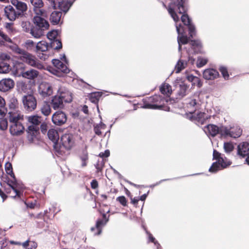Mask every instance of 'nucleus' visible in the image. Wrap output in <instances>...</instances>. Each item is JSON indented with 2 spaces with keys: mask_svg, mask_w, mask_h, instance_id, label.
I'll return each instance as SVG.
<instances>
[{
  "mask_svg": "<svg viewBox=\"0 0 249 249\" xmlns=\"http://www.w3.org/2000/svg\"><path fill=\"white\" fill-rule=\"evenodd\" d=\"M46 16V15H36L33 18L34 23L42 30L47 29L49 27L48 22L43 18H41V16L44 17Z\"/></svg>",
  "mask_w": 249,
  "mask_h": 249,
  "instance_id": "f3484780",
  "label": "nucleus"
},
{
  "mask_svg": "<svg viewBox=\"0 0 249 249\" xmlns=\"http://www.w3.org/2000/svg\"><path fill=\"white\" fill-rule=\"evenodd\" d=\"M186 79L190 82H192L193 85H196L198 87L200 88L202 86V83L200 79L193 75H187L186 76Z\"/></svg>",
  "mask_w": 249,
  "mask_h": 249,
  "instance_id": "f704fd0d",
  "label": "nucleus"
},
{
  "mask_svg": "<svg viewBox=\"0 0 249 249\" xmlns=\"http://www.w3.org/2000/svg\"><path fill=\"white\" fill-rule=\"evenodd\" d=\"M52 62L54 68L49 67L48 68V70L53 74L58 77H61L63 74L69 72L70 70L67 66L59 60L53 59Z\"/></svg>",
  "mask_w": 249,
  "mask_h": 249,
  "instance_id": "39448f33",
  "label": "nucleus"
},
{
  "mask_svg": "<svg viewBox=\"0 0 249 249\" xmlns=\"http://www.w3.org/2000/svg\"><path fill=\"white\" fill-rule=\"evenodd\" d=\"M11 4L14 6L17 10V12L21 16L26 12L28 9L27 5L26 3L19 1L18 0H10Z\"/></svg>",
  "mask_w": 249,
  "mask_h": 249,
  "instance_id": "aec40b11",
  "label": "nucleus"
},
{
  "mask_svg": "<svg viewBox=\"0 0 249 249\" xmlns=\"http://www.w3.org/2000/svg\"><path fill=\"white\" fill-rule=\"evenodd\" d=\"M231 162L226 157H220L217 162H214L209 169V171L215 173L218 170L230 165Z\"/></svg>",
  "mask_w": 249,
  "mask_h": 249,
  "instance_id": "1a4fd4ad",
  "label": "nucleus"
},
{
  "mask_svg": "<svg viewBox=\"0 0 249 249\" xmlns=\"http://www.w3.org/2000/svg\"><path fill=\"white\" fill-rule=\"evenodd\" d=\"M186 11L187 8L185 6L183 0H169L168 11L176 22V30L178 34V42L179 51L181 50V45L187 44L189 39L187 36L184 35L183 26L180 24L177 23L179 18L177 15V12L179 14H183Z\"/></svg>",
  "mask_w": 249,
  "mask_h": 249,
  "instance_id": "f257e3e1",
  "label": "nucleus"
},
{
  "mask_svg": "<svg viewBox=\"0 0 249 249\" xmlns=\"http://www.w3.org/2000/svg\"><path fill=\"white\" fill-rule=\"evenodd\" d=\"M8 115L10 124L20 123L19 121L23 119V115L19 110H10Z\"/></svg>",
  "mask_w": 249,
  "mask_h": 249,
  "instance_id": "a211bd4d",
  "label": "nucleus"
},
{
  "mask_svg": "<svg viewBox=\"0 0 249 249\" xmlns=\"http://www.w3.org/2000/svg\"><path fill=\"white\" fill-rule=\"evenodd\" d=\"M48 136L50 140L53 142V145L58 144L59 136L57 130L54 129H51L48 131Z\"/></svg>",
  "mask_w": 249,
  "mask_h": 249,
  "instance_id": "2f4dec72",
  "label": "nucleus"
},
{
  "mask_svg": "<svg viewBox=\"0 0 249 249\" xmlns=\"http://www.w3.org/2000/svg\"><path fill=\"white\" fill-rule=\"evenodd\" d=\"M219 70L223 75V77L225 79H228L229 78V74L228 72V71L227 69L224 67H220L219 68Z\"/></svg>",
  "mask_w": 249,
  "mask_h": 249,
  "instance_id": "603ef678",
  "label": "nucleus"
},
{
  "mask_svg": "<svg viewBox=\"0 0 249 249\" xmlns=\"http://www.w3.org/2000/svg\"><path fill=\"white\" fill-rule=\"evenodd\" d=\"M237 154L242 158L247 157L246 161L249 165V143L243 142L238 146Z\"/></svg>",
  "mask_w": 249,
  "mask_h": 249,
  "instance_id": "ddd939ff",
  "label": "nucleus"
},
{
  "mask_svg": "<svg viewBox=\"0 0 249 249\" xmlns=\"http://www.w3.org/2000/svg\"><path fill=\"white\" fill-rule=\"evenodd\" d=\"M52 120L53 123L55 125H61L66 122L67 117L64 112L58 111L53 115Z\"/></svg>",
  "mask_w": 249,
  "mask_h": 249,
  "instance_id": "2eb2a0df",
  "label": "nucleus"
},
{
  "mask_svg": "<svg viewBox=\"0 0 249 249\" xmlns=\"http://www.w3.org/2000/svg\"><path fill=\"white\" fill-rule=\"evenodd\" d=\"M21 26L23 30L26 32H30L32 29L31 23L29 21H22L21 23Z\"/></svg>",
  "mask_w": 249,
  "mask_h": 249,
  "instance_id": "37998d69",
  "label": "nucleus"
},
{
  "mask_svg": "<svg viewBox=\"0 0 249 249\" xmlns=\"http://www.w3.org/2000/svg\"><path fill=\"white\" fill-rule=\"evenodd\" d=\"M188 107H192L193 108L191 110H193L194 112L196 111L197 107V103L195 99L192 100L189 103Z\"/></svg>",
  "mask_w": 249,
  "mask_h": 249,
  "instance_id": "6e6d98bb",
  "label": "nucleus"
},
{
  "mask_svg": "<svg viewBox=\"0 0 249 249\" xmlns=\"http://www.w3.org/2000/svg\"><path fill=\"white\" fill-rule=\"evenodd\" d=\"M57 36V32L55 30L52 31L47 34V37L50 40L54 39Z\"/></svg>",
  "mask_w": 249,
  "mask_h": 249,
  "instance_id": "864d4df0",
  "label": "nucleus"
},
{
  "mask_svg": "<svg viewBox=\"0 0 249 249\" xmlns=\"http://www.w3.org/2000/svg\"><path fill=\"white\" fill-rule=\"evenodd\" d=\"M116 200L119 201L123 206H125L127 205V200L124 196H120L116 198Z\"/></svg>",
  "mask_w": 249,
  "mask_h": 249,
  "instance_id": "5fc2aeb1",
  "label": "nucleus"
},
{
  "mask_svg": "<svg viewBox=\"0 0 249 249\" xmlns=\"http://www.w3.org/2000/svg\"><path fill=\"white\" fill-rule=\"evenodd\" d=\"M74 138L71 134H64L60 140V145L58 144L53 145V148L57 154L63 155L66 151L70 150L74 144Z\"/></svg>",
  "mask_w": 249,
  "mask_h": 249,
  "instance_id": "f03ea898",
  "label": "nucleus"
},
{
  "mask_svg": "<svg viewBox=\"0 0 249 249\" xmlns=\"http://www.w3.org/2000/svg\"><path fill=\"white\" fill-rule=\"evenodd\" d=\"M161 101H162L161 97L160 95H155L149 98V102H152V103L145 104L143 107L145 108L163 109V107L160 105ZM166 109H164L167 110V108L168 109H169L167 107H166Z\"/></svg>",
  "mask_w": 249,
  "mask_h": 249,
  "instance_id": "6e6552de",
  "label": "nucleus"
},
{
  "mask_svg": "<svg viewBox=\"0 0 249 249\" xmlns=\"http://www.w3.org/2000/svg\"><path fill=\"white\" fill-rule=\"evenodd\" d=\"M160 91L162 94L169 96L172 92V87L169 84L164 83L160 86Z\"/></svg>",
  "mask_w": 249,
  "mask_h": 249,
  "instance_id": "72a5a7b5",
  "label": "nucleus"
},
{
  "mask_svg": "<svg viewBox=\"0 0 249 249\" xmlns=\"http://www.w3.org/2000/svg\"><path fill=\"white\" fill-rule=\"evenodd\" d=\"M5 16L11 21H14L19 17V15L11 5H8L4 8Z\"/></svg>",
  "mask_w": 249,
  "mask_h": 249,
  "instance_id": "4be33fe9",
  "label": "nucleus"
},
{
  "mask_svg": "<svg viewBox=\"0 0 249 249\" xmlns=\"http://www.w3.org/2000/svg\"><path fill=\"white\" fill-rule=\"evenodd\" d=\"M102 96L101 92H93L90 94L89 99L90 101L94 104H97L98 101Z\"/></svg>",
  "mask_w": 249,
  "mask_h": 249,
  "instance_id": "58836bf2",
  "label": "nucleus"
},
{
  "mask_svg": "<svg viewBox=\"0 0 249 249\" xmlns=\"http://www.w3.org/2000/svg\"><path fill=\"white\" fill-rule=\"evenodd\" d=\"M5 171L6 173L9 175L12 178H15L14 174L13 172V168L12 164L10 162H7L6 163L5 165Z\"/></svg>",
  "mask_w": 249,
  "mask_h": 249,
  "instance_id": "a18cd8bd",
  "label": "nucleus"
},
{
  "mask_svg": "<svg viewBox=\"0 0 249 249\" xmlns=\"http://www.w3.org/2000/svg\"><path fill=\"white\" fill-rule=\"evenodd\" d=\"M191 45L195 53L199 52L201 48V43L198 40H192Z\"/></svg>",
  "mask_w": 249,
  "mask_h": 249,
  "instance_id": "79ce46f5",
  "label": "nucleus"
},
{
  "mask_svg": "<svg viewBox=\"0 0 249 249\" xmlns=\"http://www.w3.org/2000/svg\"><path fill=\"white\" fill-rule=\"evenodd\" d=\"M71 4L72 3L69 2L62 1L61 2H58V7L61 10L66 13L69 10Z\"/></svg>",
  "mask_w": 249,
  "mask_h": 249,
  "instance_id": "4c0bfd02",
  "label": "nucleus"
},
{
  "mask_svg": "<svg viewBox=\"0 0 249 249\" xmlns=\"http://www.w3.org/2000/svg\"><path fill=\"white\" fill-rule=\"evenodd\" d=\"M41 113L45 116H48L51 112V108L50 105L46 102L42 103L40 108Z\"/></svg>",
  "mask_w": 249,
  "mask_h": 249,
  "instance_id": "e433bc0d",
  "label": "nucleus"
},
{
  "mask_svg": "<svg viewBox=\"0 0 249 249\" xmlns=\"http://www.w3.org/2000/svg\"><path fill=\"white\" fill-rule=\"evenodd\" d=\"M10 58L9 56H8V55L6 54H4V53H2V54H1L0 55V60H6V59H9Z\"/></svg>",
  "mask_w": 249,
  "mask_h": 249,
  "instance_id": "774afa93",
  "label": "nucleus"
},
{
  "mask_svg": "<svg viewBox=\"0 0 249 249\" xmlns=\"http://www.w3.org/2000/svg\"><path fill=\"white\" fill-rule=\"evenodd\" d=\"M218 75V71L213 69L205 70L203 72V77L207 80L214 79Z\"/></svg>",
  "mask_w": 249,
  "mask_h": 249,
  "instance_id": "c85d7f7f",
  "label": "nucleus"
},
{
  "mask_svg": "<svg viewBox=\"0 0 249 249\" xmlns=\"http://www.w3.org/2000/svg\"><path fill=\"white\" fill-rule=\"evenodd\" d=\"M53 43L55 49H59L62 48V43L59 40H55Z\"/></svg>",
  "mask_w": 249,
  "mask_h": 249,
  "instance_id": "4d7b16f0",
  "label": "nucleus"
},
{
  "mask_svg": "<svg viewBox=\"0 0 249 249\" xmlns=\"http://www.w3.org/2000/svg\"><path fill=\"white\" fill-rule=\"evenodd\" d=\"M51 104L54 110L61 109L64 107V102L59 97L58 94L53 97Z\"/></svg>",
  "mask_w": 249,
  "mask_h": 249,
  "instance_id": "a878e982",
  "label": "nucleus"
},
{
  "mask_svg": "<svg viewBox=\"0 0 249 249\" xmlns=\"http://www.w3.org/2000/svg\"><path fill=\"white\" fill-rule=\"evenodd\" d=\"M185 13L186 12L182 14V15L181 16V19L183 24L185 25L188 26L190 36L191 37H193L196 34L195 27L194 25L191 23V19L189 18L188 16L186 14H185Z\"/></svg>",
  "mask_w": 249,
  "mask_h": 249,
  "instance_id": "412c9836",
  "label": "nucleus"
},
{
  "mask_svg": "<svg viewBox=\"0 0 249 249\" xmlns=\"http://www.w3.org/2000/svg\"><path fill=\"white\" fill-rule=\"evenodd\" d=\"M0 36L2 37V38L6 41L7 42H11V39L6 35H5L2 31L0 30Z\"/></svg>",
  "mask_w": 249,
  "mask_h": 249,
  "instance_id": "13d9d810",
  "label": "nucleus"
},
{
  "mask_svg": "<svg viewBox=\"0 0 249 249\" xmlns=\"http://www.w3.org/2000/svg\"><path fill=\"white\" fill-rule=\"evenodd\" d=\"M148 235L149 240L151 242L154 243L155 245L157 246V248H158L160 246V244L157 242V241H155V238L153 237L151 234L148 233Z\"/></svg>",
  "mask_w": 249,
  "mask_h": 249,
  "instance_id": "bf43d9fd",
  "label": "nucleus"
},
{
  "mask_svg": "<svg viewBox=\"0 0 249 249\" xmlns=\"http://www.w3.org/2000/svg\"><path fill=\"white\" fill-rule=\"evenodd\" d=\"M110 152L108 150H106L104 152H101L99 154V156L102 158L108 157L109 156Z\"/></svg>",
  "mask_w": 249,
  "mask_h": 249,
  "instance_id": "052dcab7",
  "label": "nucleus"
},
{
  "mask_svg": "<svg viewBox=\"0 0 249 249\" xmlns=\"http://www.w3.org/2000/svg\"><path fill=\"white\" fill-rule=\"evenodd\" d=\"M30 2L36 15H47L46 10L43 8L44 4L42 0H30Z\"/></svg>",
  "mask_w": 249,
  "mask_h": 249,
  "instance_id": "9b49d317",
  "label": "nucleus"
},
{
  "mask_svg": "<svg viewBox=\"0 0 249 249\" xmlns=\"http://www.w3.org/2000/svg\"><path fill=\"white\" fill-rule=\"evenodd\" d=\"M224 149L226 153H229L233 150L234 146L232 143L226 142L224 143Z\"/></svg>",
  "mask_w": 249,
  "mask_h": 249,
  "instance_id": "c03bdc74",
  "label": "nucleus"
},
{
  "mask_svg": "<svg viewBox=\"0 0 249 249\" xmlns=\"http://www.w3.org/2000/svg\"><path fill=\"white\" fill-rule=\"evenodd\" d=\"M49 48V44L44 40H42L38 42L36 45V53H38V56L39 57L40 59L45 60L47 59L49 55L46 53H40L39 52H46Z\"/></svg>",
  "mask_w": 249,
  "mask_h": 249,
  "instance_id": "9d476101",
  "label": "nucleus"
},
{
  "mask_svg": "<svg viewBox=\"0 0 249 249\" xmlns=\"http://www.w3.org/2000/svg\"><path fill=\"white\" fill-rule=\"evenodd\" d=\"M187 62L186 61H184L183 60H182L180 59L178 60V62L177 63L175 71L176 73H179L182 70L185 69L187 66Z\"/></svg>",
  "mask_w": 249,
  "mask_h": 249,
  "instance_id": "c9c22d12",
  "label": "nucleus"
},
{
  "mask_svg": "<svg viewBox=\"0 0 249 249\" xmlns=\"http://www.w3.org/2000/svg\"><path fill=\"white\" fill-rule=\"evenodd\" d=\"M27 121L29 123L32 124L28 127L30 131H36V126L38 125L41 122V117L37 115H33L27 117Z\"/></svg>",
  "mask_w": 249,
  "mask_h": 249,
  "instance_id": "5701e85b",
  "label": "nucleus"
},
{
  "mask_svg": "<svg viewBox=\"0 0 249 249\" xmlns=\"http://www.w3.org/2000/svg\"><path fill=\"white\" fill-rule=\"evenodd\" d=\"M98 186V183L96 180L94 179L91 182V187L92 189H96Z\"/></svg>",
  "mask_w": 249,
  "mask_h": 249,
  "instance_id": "680f3d73",
  "label": "nucleus"
},
{
  "mask_svg": "<svg viewBox=\"0 0 249 249\" xmlns=\"http://www.w3.org/2000/svg\"><path fill=\"white\" fill-rule=\"evenodd\" d=\"M208 62L206 58L202 57H198L197 58L196 66L198 68H200L204 66Z\"/></svg>",
  "mask_w": 249,
  "mask_h": 249,
  "instance_id": "de8ad7c7",
  "label": "nucleus"
},
{
  "mask_svg": "<svg viewBox=\"0 0 249 249\" xmlns=\"http://www.w3.org/2000/svg\"><path fill=\"white\" fill-rule=\"evenodd\" d=\"M10 70L9 65L5 61L0 62V73H8Z\"/></svg>",
  "mask_w": 249,
  "mask_h": 249,
  "instance_id": "ea45409f",
  "label": "nucleus"
},
{
  "mask_svg": "<svg viewBox=\"0 0 249 249\" xmlns=\"http://www.w3.org/2000/svg\"><path fill=\"white\" fill-rule=\"evenodd\" d=\"M43 30L41 29L33 28L30 32V34L36 38H39L43 35Z\"/></svg>",
  "mask_w": 249,
  "mask_h": 249,
  "instance_id": "a19ab883",
  "label": "nucleus"
},
{
  "mask_svg": "<svg viewBox=\"0 0 249 249\" xmlns=\"http://www.w3.org/2000/svg\"><path fill=\"white\" fill-rule=\"evenodd\" d=\"M25 46L28 50H30L33 49L34 48H35V47L36 48L35 43L33 41L31 40H27L25 42Z\"/></svg>",
  "mask_w": 249,
  "mask_h": 249,
  "instance_id": "3c124183",
  "label": "nucleus"
},
{
  "mask_svg": "<svg viewBox=\"0 0 249 249\" xmlns=\"http://www.w3.org/2000/svg\"><path fill=\"white\" fill-rule=\"evenodd\" d=\"M30 242L29 240H27L25 242L22 243V247L25 249H30L28 246L30 245Z\"/></svg>",
  "mask_w": 249,
  "mask_h": 249,
  "instance_id": "0e129e2a",
  "label": "nucleus"
},
{
  "mask_svg": "<svg viewBox=\"0 0 249 249\" xmlns=\"http://www.w3.org/2000/svg\"><path fill=\"white\" fill-rule=\"evenodd\" d=\"M29 246H30V249H36L37 246L36 243L34 241H31Z\"/></svg>",
  "mask_w": 249,
  "mask_h": 249,
  "instance_id": "338daca9",
  "label": "nucleus"
},
{
  "mask_svg": "<svg viewBox=\"0 0 249 249\" xmlns=\"http://www.w3.org/2000/svg\"><path fill=\"white\" fill-rule=\"evenodd\" d=\"M4 190L7 194H12L11 197H15L16 196H19L20 192L9 182L4 186Z\"/></svg>",
  "mask_w": 249,
  "mask_h": 249,
  "instance_id": "7c9ffc66",
  "label": "nucleus"
},
{
  "mask_svg": "<svg viewBox=\"0 0 249 249\" xmlns=\"http://www.w3.org/2000/svg\"><path fill=\"white\" fill-rule=\"evenodd\" d=\"M204 131L208 135L213 137L220 134L221 136H225V134H230L227 128L224 126H218L216 125L210 124L204 128Z\"/></svg>",
  "mask_w": 249,
  "mask_h": 249,
  "instance_id": "423d86ee",
  "label": "nucleus"
},
{
  "mask_svg": "<svg viewBox=\"0 0 249 249\" xmlns=\"http://www.w3.org/2000/svg\"><path fill=\"white\" fill-rule=\"evenodd\" d=\"M24 127L21 123L10 124L9 132L13 136H18L24 133Z\"/></svg>",
  "mask_w": 249,
  "mask_h": 249,
  "instance_id": "4468645a",
  "label": "nucleus"
},
{
  "mask_svg": "<svg viewBox=\"0 0 249 249\" xmlns=\"http://www.w3.org/2000/svg\"><path fill=\"white\" fill-rule=\"evenodd\" d=\"M103 219H98L95 225V228L92 227L91 228V231H93L95 229L97 230V232L95 233V235H99L102 231V228L104 226L108 221L106 218V214H103Z\"/></svg>",
  "mask_w": 249,
  "mask_h": 249,
  "instance_id": "cd10ccee",
  "label": "nucleus"
},
{
  "mask_svg": "<svg viewBox=\"0 0 249 249\" xmlns=\"http://www.w3.org/2000/svg\"><path fill=\"white\" fill-rule=\"evenodd\" d=\"M174 86L178 89V93L180 97H183L186 95L188 87L183 78H177L174 82Z\"/></svg>",
  "mask_w": 249,
  "mask_h": 249,
  "instance_id": "f8f14e48",
  "label": "nucleus"
},
{
  "mask_svg": "<svg viewBox=\"0 0 249 249\" xmlns=\"http://www.w3.org/2000/svg\"><path fill=\"white\" fill-rule=\"evenodd\" d=\"M17 87L19 91L26 93L28 91L27 85L23 82L18 83Z\"/></svg>",
  "mask_w": 249,
  "mask_h": 249,
  "instance_id": "49530a36",
  "label": "nucleus"
},
{
  "mask_svg": "<svg viewBox=\"0 0 249 249\" xmlns=\"http://www.w3.org/2000/svg\"><path fill=\"white\" fill-rule=\"evenodd\" d=\"M39 94L44 97L51 95L53 93V89L50 84L42 82L39 86Z\"/></svg>",
  "mask_w": 249,
  "mask_h": 249,
  "instance_id": "dca6fc26",
  "label": "nucleus"
},
{
  "mask_svg": "<svg viewBox=\"0 0 249 249\" xmlns=\"http://www.w3.org/2000/svg\"><path fill=\"white\" fill-rule=\"evenodd\" d=\"M8 128V121L6 119H0V130L5 131Z\"/></svg>",
  "mask_w": 249,
  "mask_h": 249,
  "instance_id": "09e8293b",
  "label": "nucleus"
},
{
  "mask_svg": "<svg viewBox=\"0 0 249 249\" xmlns=\"http://www.w3.org/2000/svg\"><path fill=\"white\" fill-rule=\"evenodd\" d=\"M17 51L21 54L20 58L22 61L32 67H36L38 69H44L43 64L37 60L35 56L19 48H18Z\"/></svg>",
  "mask_w": 249,
  "mask_h": 249,
  "instance_id": "20e7f679",
  "label": "nucleus"
},
{
  "mask_svg": "<svg viewBox=\"0 0 249 249\" xmlns=\"http://www.w3.org/2000/svg\"><path fill=\"white\" fill-rule=\"evenodd\" d=\"M80 158L82 160V166L83 167L86 166L87 165V161L88 160V153L86 151L83 152Z\"/></svg>",
  "mask_w": 249,
  "mask_h": 249,
  "instance_id": "8fccbe9b",
  "label": "nucleus"
},
{
  "mask_svg": "<svg viewBox=\"0 0 249 249\" xmlns=\"http://www.w3.org/2000/svg\"><path fill=\"white\" fill-rule=\"evenodd\" d=\"M213 156L214 159H217L218 160L220 157H221L220 156V154L215 150H213Z\"/></svg>",
  "mask_w": 249,
  "mask_h": 249,
  "instance_id": "69168bd1",
  "label": "nucleus"
},
{
  "mask_svg": "<svg viewBox=\"0 0 249 249\" xmlns=\"http://www.w3.org/2000/svg\"><path fill=\"white\" fill-rule=\"evenodd\" d=\"M228 131L230 134H225V136H230L233 138H237L240 136L242 131L239 126L237 125H233L230 128L227 127Z\"/></svg>",
  "mask_w": 249,
  "mask_h": 249,
  "instance_id": "bb28decb",
  "label": "nucleus"
},
{
  "mask_svg": "<svg viewBox=\"0 0 249 249\" xmlns=\"http://www.w3.org/2000/svg\"><path fill=\"white\" fill-rule=\"evenodd\" d=\"M189 113L190 114H187V115L189 119L192 120H196L198 122L202 123L207 119L205 113L203 112H200L196 113L195 111L194 112L193 110H190Z\"/></svg>",
  "mask_w": 249,
  "mask_h": 249,
  "instance_id": "393cba45",
  "label": "nucleus"
},
{
  "mask_svg": "<svg viewBox=\"0 0 249 249\" xmlns=\"http://www.w3.org/2000/svg\"><path fill=\"white\" fill-rule=\"evenodd\" d=\"M21 101L24 108L27 111H33L36 107V99L35 96L32 94L23 96Z\"/></svg>",
  "mask_w": 249,
  "mask_h": 249,
  "instance_id": "0eeeda50",
  "label": "nucleus"
},
{
  "mask_svg": "<svg viewBox=\"0 0 249 249\" xmlns=\"http://www.w3.org/2000/svg\"><path fill=\"white\" fill-rule=\"evenodd\" d=\"M57 94L64 103H70L72 101L71 93L67 89L60 88Z\"/></svg>",
  "mask_w": 249,
  "mask_h": 249,
  "instance_id": "b1692460",
  "label": "nucleus"
},
{
  "mask_svg": "<svg viewBox=\"0 0 249 249\" xmlns=\"http://www.w3.org/2000/svg\"><path fill=\"white\" fill-rule=\"evenodd\" d=\"M41 131L42 133H45L47 130V125L45 124H41L40 126Z\"/></svg>",
  "mask_w": 249,
  "mask_h": 249,
  "instance_id": "e2e57ef3",
  "label": "nucleus"
},
{
  "mask_svg": "<svg viewBox=\"0 0 249 249\" xmlns=\"http://www.w3.org/2000/svg\"><path fill=\"white\" fill-rule=\"evenodd\" d=\"M8 107L10 110H19V104L16 97L12 96L10 98Z\"/></svg>",
  "mask_w": 249,
  "mask_h": 249,
  "instance_id": "473e14b6",
  "label": "nucleus"
},
{
  "mask_svg": "<svg viewBox=\"0 0 249 249\" xmlns=\"http://www.w3.org/2000/svg\"><path fill=\"white\" fill-rule=\"evenodd\" d=\"M15 85L14 81L11 78H4L0 81V91L6 92L13 89Z\"/></svg>",
  "mask_w": 249,
  "mask_h": 249,
  "instance_id": "6ab92c4d",
  "label": "nucleus"
},
{
  "mask_svg": "<svg viewBox=\"0 0 249 249\" xmlns=\"http://www.w3.org/2000/svg\"><path fill=\"white\" fill-rule=\"evenodd\" d=\"M61 12L54 11L50 15V21L53 25L58 24L61 22Z\"/></svg>",
  "mask_w": 249,
  "mask_h": 249,
  "instance_id": "c756f323",
  "label": "nucleus"
},
{
  "mask_svg": "<svg viewBox=\"0 0 249 249\" xmlns=\"http://www.w3.org/2000/svg\"><path fill=\"white\" fill-rule=\"evenodd\" d=\"M24 66L22 63H17L14 66V74L16 76H22L24 78L34 80L38 76L39 72L34 69L24 71Z\"/></svg>",
  "mask_w": 249,
  "mask_h": 249,
  "instance_id": "7ed1b4c3",
  "label": "nucleus"
}]
</instances>
